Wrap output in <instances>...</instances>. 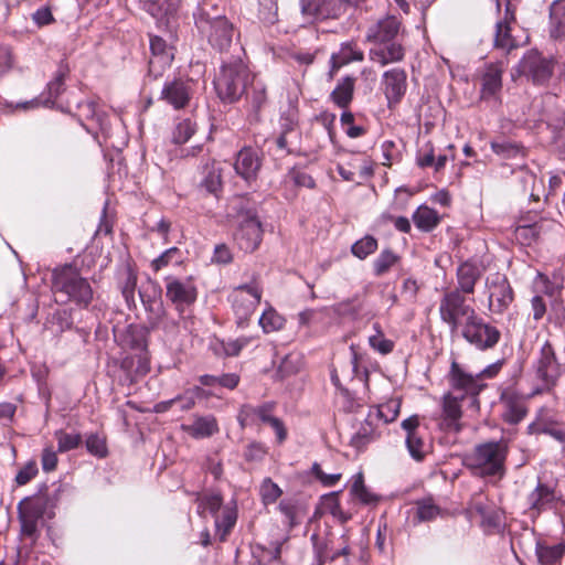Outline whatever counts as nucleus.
I'll return each mask as SVG.
<instances>
[{
	"label": "nucleus",
	"instance_id": "nucleus-26",
	"mask_svg": "<svg viewBox=\"0 0 565 565\" xmlns=\"http://www.w3.org/2000/svg\"><path fill=\"white\" fill-rule=\"evenodd\" d=\"M555 500L554 489L542 482H539L535 489L527 495L529 508L536 514L553 508Z\"/></svg>",
	"mask_w": 565,
	"mask_h": 565
},
{
	"label": "nucleus",
	"instance_id": "nucleus-37",
	"mask_svg": "<svg viewBox=\"0 0 565 565\" xmlns=\"http://www.w3.org/2000/svg\"><path fill=\"white\" fill-rule=\"evenodd\" d=\"M564 546L562 544L545 545L537 543L536 555L542 565H554L562 558Z\"/></svg>",
	"mask_w": 565,
	"mask_h": 565
},
{
	"label": "nucleus",
	"instance_id": "nucleus-14",
	"mask_svg": "<svg viewBox=\"0 0 565 565\" xmlns=\"http://www.w3.org/2000/svg\"><path fill=\"white\" fill-rule=\"evenodd\" d=\"M401 23L397 18L388 15L369 26L365 40L372 43L396 42Z\"/></svg>",
	"mask_w": 565,
	"mask_h": 565
},
{
	"label": "nucleus",
	"instance_id": "nucleus-16",
	"mask_svg": "<svg viewBox=\"0 0 565 565\" xmlns=\"http://www.w3.org/2000/svg\"><path fill=\"white\" fill-rule=\"evenodd\" d=\"M406 73L402 68H392L383 74V89L387 98L388 106L399 103L406 93Z\"/></svg>",
	"mask_w": 565,
	"mask_h": 565
},
{
	"label": "nucleus",
	"instance_id": "nucleus-3",
	"mask_svg": "<svg viewBox=\"0 0 565 565\" xmlns=\"http://www.w3.org/2000/svg\"><path fill=\"white\" fill-rule=\"evenodd\" d=\"M52 290L62 302L72 301L78 307L86 308L93 300V288L78 270L65 265L56 268L52 275Z\"/></svg>",
	"mask_w": 565,
	"mask_h": 565
},
{
	"label": "nucleus",
	"instance_id": "nucleus-52",
	"mask_svg": "<svg viewBox=\"0 0 565 565\" xmlns=\"http://www.w3.org/2000/svg\"><path fill=\"white\" fill-rule=\"evenodd\" d=\"M351 493L355 495L363 503H372L375 501V497L364 486L363 476L356 475L351 487Z\"/></svg>",
	"mask_w": 565,
	"mask_h": 565
},
{
	"label": "nucleus",
	"instance_id": "nucleus-25",
	"mask_svg": "<svg viewBox=\"0 0 565 565\" xmlns=\"http://www.w3.org/2000/svg\"><path fill=\"white\" fill-rule=\"evenodd\" d=\"M504 406L503 418L510 424L520 423L526 415L525 398L513 393L507 392L502 395Z\"/></svg>",
	"mask_w": 565,
	"mask_h": 565
},
{
	"label": "nucleus",
	"instance_id": "nucleus-49",
	"mask_svg": "<svg viewBox=\"0 0 565 565\" xmlns=\"http://www.w3.org/2000/svg\"><path fill=\"white\" fill-rule=\"evenodd\" d=\"M222 497L218 493L204 494L198 498L200 513L210 512L215 518L222 507Z\"/></svg>",
	"mask_w": 565,
	"mask_h": 565
},
{
	"label": "nucleus",
	"instance_id": "nucleus-51",
	"mask_svg": "<svg viewBox=\"0 0 565 565\" xmlns=\"http://www.w3.org/2000/svg\"><path fill=\"white\" fill-rule=\"evenodd\" d=\"M55 438L57 440V450L60 452H66L75 449L82 441L79 434H68L63 430H57L55 433Z\"/></svg>",
	"mask_w": 565,
	"mask_h": 565
},
{
	"label": "nucleus",
	"instance_id": "nucleus-47",
	"mask_svg": "<svg viewBox=\"0 0 565 565\" xmlns=\"http://www.w3.org/2000/svg\"><path fill=\"white\" fill-rule=\"evenodd\" d=\"M406 447L409 455L415 460H422L427 452V445L419 433H412L411 436H406Z\"/></svg>",
	"mask_w": 565,
	"mask_h": 565
},
{
	"label": "nucleus",
	"instance_id": "nucleus-27",
	"mask_svg": "<svg viewBox=\"0 0 565 565\" xmlns=\"http://www.w3.org/2000/svg\"><path fill=\"white\" fill-rule=\"evenodd\" d=\"M481 276L479 267L472 263H463L457 269V284L455 290L460 294H473L477 281Z\"/></svg>",
	"mask_w": 565,
	"mask_h": 565
},
{
	"label": "nucleus",
	"instance_id": "nucleus-24",
	"mask_svg": "<svg viewBox=\"0 0 565 565\" xmlns=\"http://www.w3.org/2000/svg\"><path fill=\"white\" fill-rule=\"evenodd\" d=\"M364 58V53L361 49L358 47L354 42H345L342 43L339 51L331 55V70L330 77H333L334 74L342 66L351 63V62H361Z\"/></svg>",
	"mask_w": 565,
	"mask_h": 565
},
{
	"label": "nucleus",
	"instance_id": "nucleus-33",
	"mask_svg": "<svg viewBox=\"0 0 565 565\" xmlns=\"http://www.w3.org/2000/svg\"><path fill=\"white\" fill-rule=\"evenodd\" d=\"M221 167L215 160L207 161L203 166V178L200 183L201 188L209 193L216 194L222 186Z\"/></svg>",
	"mask_w": 565,
	"mask_h": 565
},
{
	"label": "nucleus",
	"instance_id": "nucleus-5",
	"mask_svg": "<svg viewBox=\"0 0 565 565\" xmlns=\"http://www.w3.org/2000/svg\"><path fill=\"white\" fill-rule=\"evenodd\" d=\"M477 315L476 310L466 303V298L459 290H447L440 299L439 316L451 332L458 331L462 323H468Z\"/></svg>",
	"mask_w": 565,
	"mask_h": 565
},
{
	"label": "nucleus",
	"instance_id": "nucleus-15",
	"mask_svg": "<svg viewBox=\"0 0 565 565\" xmlns=\"http://www.w3.org/2000/svg\"><path fill=\"white\" fill-rule=\"evenodd\" d=\"M150 50L152 56L149 61V70L154 76H158L162 70L171 65L174 58V49L162 38L154 35L150 38Z\"/></svg>",
	"mask_w": 565,
	"mask_h": 565
},
{
	"label": "nucleus",
	"instance_id": "nucleus-10",
	"mask_svg": "<svg viewBox=\"0 0 565 565\" xmlns=\"http://www.w3.org/2000/svg\"><path fill=\"white\" fill-rule=\"evenodd\" d=\"M535 373L536 377L543 382V390L546 391H550L556 384L562 374L561 365L548 341H545L540 350Z\"/></svg>",
	"mask_w": 565,
	"mask_h": 565
},
{
	"label": "nucleus",
	"instance_id": "nucleus-9",
	"mask_svg": "<svg viewBox=\"0 0 565 565\" xmlns=\"http://www.w3.org/2000/svg\"><path fill=\"white\" fill-rule=\"evenodd\" d=\"M489 309L493 313H503L513 301V290L507 277L500 273L489 275L486 279Z\"/></svg>",
	"mask_w": 565,
	"mask_h": 565
},
{
	"label": "nucleus",
	"instance_id": "nucleus-45",
	"mask_svg": "<svg viewBox=\"0 0 565 565\" xmlns=\"http://www.w3.org/2000/svg\"><path fill=\"white\" fill-rule=\"evenodd\" d=\"M373 328L376 333L369 338L370 347L381 354L391 353L394 349V342L384 337L379 323H374Z\"/></svg>",
	"mask_w": 565,
	"mask_h": 565
},
{
	"label": "nucleus",
	"instance_id": "nucleus-11",
	"mask_svg": "<svg viewBox=\"0 0 565 565\" xmlns=\"http://www.w3.org/2000/svg\"><path fill=\"white\" fill-rule=\"evenodd\" d=\"M449 381L455 391L462 392V396L467 395L471 405L478 407L479 401L477 396L484 387V384L480 382L477 374L472 375L467 373L456 361H452L449 372Z\"/></svg>",
	"mask_w": 565,
	"mask_h": 565
},
{
	"label": "nucleus",
	"instance_id": "nucleus-56",
	"mask_svg": "<svg viewBox=\"0 0 565 565\" xmlns=\"http://www.w3.org/2000/svg\"><path fill=\"white\" fill-rule=\"evenodd\" d=\"M137 285V276L127 270L126 280L121 287V294L128 305L135 301V289Z\"/></svg>",
	"mask_w": 565,
	"mask_h": 565
},
{
	"label": "nucleus",
	"instance_id": "nucleus-55",
	"mask_svg": "<svg viewBox=\"0 0 565 565\" xmlns=\"http://www.w3.org/2000/svg\"><path fill=\"white\" fill-rule=\"evenodd\" d=\"M14 65L12 50L8 45L0 44V78L9 73Z\"/></svg>",
	"mask_w": 565,
	"mask_h": 565
},
{
	"label": "nucleus",
	"instance_id": "nucleus-42",
	"mask_svg": "<svg viewBox=\"0 0 565 565\" xmlns=\"http://www.w3.org/2000/svg\"><path fill=\"white\" fill-rule=\"evenodd\" d=\"M541 234V225L537 223L519 225L514 231L515 239L523 245L536 242Z\"/></svg>",
	"mask_w": 565,
	"mask_h": 565
},
{
	"label": "nucleus",
	"instance_id": "nucleus-4",
	"mask_svg": "<svg viewBox=\"0 0 565 565\" xmlns=\"http://www.w3.org/2000/svg\"><path fill=\"white\" fill-rule=\"evenodd\" d=\"M254 76L241 61L226 64L215 79L218 97L225 103L237 102L253 83Z\"/></svg>",
	"mask_w": 565,
	"mask_h": 565
},
{
	"label": "nucleus",
	"instance_id": "nucleus-61",
	"mask_svg": "<svg viewBox=\"0 0 565 565\" xmlns=\"http://www.w3.org/2000/svg\"><path fill=\"white\" fill-rule=\"evenodd\" d=\"M312 473L326 487L334 486L340 480V478H341V473L328 475V473L323 472L321 467H320V465L317 463V462H315L313 466H312Z\"/></svg>",
	"mask_w": 565,
	"mask_h": 565
},
{
	"label": "nucleus",
	"instance_id": "nucleus-54",
	"mask_svg": "<svg viewBox=\"0 0 565 565\" xmlns=\"http://www.w3.org/2000/svg\"><path fill=\"white\" fill-rule=\"evenodd\" d=\"M86 448L87 450L99 458H104L107 455V446L104 438L98 435H90L86 439Z\"/></svg>",
	"mask_w": 565,
	"mask_h": 565
},
{
	"label": "nucleus",
	"instance_id": "nucleus-6",
	"mask_svg": "<svg viewBox=\"0 0 565 565\" xmlns=\"http://www.w3.org/2000/svg\"><path fill=\"white\" fill-rule=\"evenodd\" d=\"M554 63L552 58L543 56L537 50L527 51L519 64L512 68L511 78L526 77L534 84L546 83L553 74Z\"/></svg>",
	"mask_w": 565,
	"mask_h": 565
},
{
	"label": "nucleus",
	"instance_id": "nucleus-29",
	"mask_svg": "<svg viewBox=\"0 0 565 565\" xmlns=\"http://www.w3.org/2000/svg\"><path fill=\"white\" fill-rule=\"evenodd\" d=\"M183 430L193 438H209L218 431L217 420L214 416H199L193 423L184 425Z\"/></svg>",
	"mask_w": 565,
	"mask_h": 565
},
{
	"label": "nucleus",
	"instance_id": "nucleus-58",
	"mask_svg": "<svg viewBox=\"0 0 565 565\" xmlns=\"http://www.w3.org/2000/svg\"><path fill=\"white\" fill-rule=\"evenodd\" d=\"M481 525L487 530H497L500 527L501 524V513L490 508L486 511L481 516Z\"/></svg>",
	"mask_w": 565,
	"mask_h": 565
},
{
	"label": "nucleus",
	"instance_id": "nucleus-38",
	"mask_svg": "<svg viewBox=\"0 0 565 565\" xmlns=\"http://www.w3.org/2000/svg\"><path fill=\"white\" fill-rule=\"evenodd\" d=\"M321 509L323 513H329L340 522H347L351 516L345 513L341 507L338 498V492H332L322 497Z\"/></svg>",
	"mask_w": 565,
	"mask_h": 565
},
{
	"label": "nucleus",
	"instance_id": "nucleus-46",
	"mask_svg": "<svg viewBox=\"0 0 565 565\" xmlns=\"http://www.w3.org/2000/svg\"><path fill=\"white\" fill-rule=\"evenodd\" d=\"M258 322L264 332L269 333L280 330L284 327L285 320L274 309L269 308L263 312Z\"/></svg>",
	"mask_w": 565,
	"mask_h": 565
},
{
	"label": "nucleus",
	"instance_id": "nucleus-32",
	"mask_svg": "<svg viewBox=\"0 0 565 565\" xmlns=\"http://www.w3.org/2000/svg\"><path fill=\"white\" fill-rule=\"evenodd\" d=\"M550 35L554 40L565 38V1H554L550 8Z\"/></svg>",
	"mask_w": 565,
	"mask_h": 565
},
{
	"label": "nucleus",
	"instance_id": "nucleus-31",
	"mask_svg": "<svg viewBox=\"0 0 565 565\" xmlns=\"http://www.w3.org/2000/svg\"><path fill=\"white\" fill-rule=\"evenodd\" d=\"M512 23L507 20L497 22L495 34H494V47L501 49L505 52H510L518 47L521 43L518 36L512 34Z\"/></svg>",
	"mask_w": 565,
	"mask_h": 565
},
{
	"label": "nucleus",
	"instance_id": "nucleus-41",
	"mask_svg": "<svg viewBox=\"0 0 565 565\" xmlns=\"http://www.w3.org/2000/svg\"><path fill=\"white\" fill-rule=\"evenodd\" d=\"M399 257L391 249H384L373 263L374 275L380 277L386 274L397 262Z\"/></svg>",
	"mask_w": 565,
	"mask_h": 565
},
{
	"label": "nucleus",
	"instance_id": "nucleus-1",
	"mask_svg": "<svg viewBox=\"0 0 565 565\" xmlns=\"http://www.w3.org/2000/svg\"><path fill=\"white\" fill-rule=\"evenodd\" d=\"M508 450V441L504 439L482 443L466 454L463 463L475 476L501 479L505 473Z\"/></svg>",
	"mask_w": 565,
	"mask_h": 565
},
{
	"label": "nucleus",
	"instance_id": "nucleus-48",
	"mask_svg": "<svg viewBox=\"0 0 565 565\" xmlns=\"http://www.w3.org/2000/svg\"><path fill=\"white\" fill-rule=\"evenodd\" d=\"M235 522L236 513L234 510L228 508L223 510L221 519L218 516L215 518L216 531L222 541L225 540L226 535L230 533Z\"/></svg>",
	"mask_w": 565,
	"mask_h": 565
},
{
	"label": "nucleus",
	"instance_id": "nucleus-28",
	"mask_svg": "<svg viewBox=\"0 0 565 565\" xmlns=\"http://www.w3.org/2000/svg\"><path fill=\"white\" fill-rule=\"evenodd\" d=\"M19 513L22 532L26 535H33L36 531V522L41 516V507L30 499H25L19 504Z\"/></svg>",
	"mask_w": 565,
	"mask_h": 565
},
{
	"label": "nucleus",
	"instance_id": "nucleus-22",
	"mask_svg": "<svg viewBox=\"0 0 565 565\" xmlns=\"http://www.w3.org/2000/svg\"><path fill=\"white\" fill-rule=\"evenodd\" d=\"M234 168L246 181L254 180L260 169L258 152L252 148L242 149L237 154Z\"/></svg>",
	"mask_w": 565,
	"mask_h": 565
},
{
	"label": "nucleus",
	"instance_id": "nucleus-53",
	"mask_svg": "<svg viewBox=\"0 0 565 565\" xmlns=\"http://www.w3.org/2000/svg\"><path fill=\"white\" fill-rule=\"evenodd\" d=\"M282 491L270 479H265L260 486V495L265 504L274 503L280 495Z\"/></svg>",
	"mask_w": 565,
	"mask_h": 565
},
{
	"label": "nucleus",
	"instance_id": "nucleus-62",
	"mask_svg": "<svg viewBox=\"0 0 565 565\" xmlns=\"http://www.w3.org/2000/svg\"><path fill=\"white\" fill-rule=\"evenodd\" d=\"M177 254H179V249L177 247H171L163 252L159 257L152 260L151 266L153 270L158 271L168 266Z\"/></svg>",
	"mask_w": 565,
	"mask_h": 565
},
{
	"label": "nucleus",
	"instance_id": "nucleus-40",
	"mask_svg": "<svg viewBox=\"0 0 565 565\" xmlns=\"http://www.w3.org/2000/svg\"><path fill=\"white\" fill-rule=\"evenodd\" d=\"M200 392H201V388L196 386L193 390L185 392L184 395H182V396H178L168 402L158 404L156 406V409L158 412L166 411L168 407H170L174 403H179L180 408L182 411L191 409L194 406L195 398L199 396Z\"/></svg>",
	"mask_w": 565,
	"mask_h": 565
},
{
	"label": "nucleus",
	"instance_id": "nucleus-57",
	"mask_svg": "<svg viewBox=\"0 0 565 565\" xmlns=\"http://www.w3.org/2000/svg\"><path fill=\"white\" fill-rule=\"evenodd\" d=\"M38 473V466L35 461H30L23 466L15 476V482L19 486H24L31 481Z\"/></svg>",
	"mask_w": 565,
	"mask_h": 565
},
{
	"label": "nucleus",
	"instance_id": "nucleus-64",
	"mask_svg": "<svg viewBox=\"0 0 565 565\" xmlns=\"http://www.w3.org/2000/svg\"><path fill=\"white\" fill-rule=\"evenodd\" d=\"M42 468L44 471H53L57 466V455L52 447H46L42 452Z\"/></svg>",
	"mask_w": 565,
	"mask_h": 565
},
{
	"label": "nucleus",
	"instance_id": "nucleus-63",
	"mask_svg": "<svg viewBox=\"0 0 565 565\" xmlns=\"http://www.w3.org/2000/svg\"><path fill=\"white\" fill-rule=\"evenodd\" d=\"M250 102L255 111H258L266 103V90L263 85H253Z\"/></svg>",
	"mask_w": 565,
	"mask_h": 565
},
{
	"label": "nucleus",
	"instance_id": "nucleus-19",
	"mask_svg": "<svg viewBox=\"0 0 565 565\" xmlns=\"http://www.w3.org/2000/svg\"><path fill=\"white\" fill-rule=\"evenodd\" d=\"M166 296L177 307L191 305L196 299V289L191 281L167 278Z\"/></svg>",
	"mask_w": 565,
	"mask_h": 565
},
{
	"label": "nucleus",
	"instance_id": "nucleus-7",
	"mask_svg": "<svg viewBox=\"0 0 565 565\" xmlns=\"http://www.w3.org/2000/svg\"><path fill=\"white\" fill-rule=\"evenodd\" d=\"M262 288L256 284L241 285L233 289L230 301L238 326H243L254 313L262 299Z\"/></svg>",
	"mask_w": 565,
	"mask_h": 565
},
{
	"label": "nucleus",
	"instance_id": "nucleus-8",
	"mask_svg": "<svg viewBox=\"0 0 565 565\" xmlns=\"http://www.w3.org/2000/svg\"><path fill=\"white\" fill-rule=\"evenodd\" d=\"M461 335L471 345L482 351L492 349L501 338L500 331L486 323L478 315L468 323H462Z\"/></svg>",
	"mask_w": 565,
	"mask_h": 565
},
{
	"label": "nucleus",
	"instance_id": "nucleus-23",
	"mask_svg": "<svg viewBox=\"0 0 565 565\" xmlns=\"http://www.w3.org/2000/svg\"><path fill=\"white\" fill-rule=\"evenodd\" d=\"M502 62L487 65L481 79V96L484 99L494 97L502 88Z\"/></svg>",
	"mask_w": 565,
	"mask_h": 565
},
{
	"label": "nucleus",
	"instance_id": "nucleus-43",
	"mask_svg": "<svg viewBox=\"0 0 565 565\" xmlns=\"http://www.w3.org/2000/svg\"><path fill=\"white\" fill-rule=\"evenodd\" d=\"M491 149L495 154L502 157L503 159L525 156L524 149L521 146L510 141H492Z\"/></svg>",
	"mask_w": 565,
	"mask_h": 565
},
{
	"label": "nucleus",
	"instance_id": "nucleus-59",
	"mask_svg": "<svg viewBox=\"0 0 565 565\" xmlns=\"http://www.w3.org/2000/svg\"><path fill=\"white\" fill-rule=\"evenodd\" d=\"M311 541L313 545V552L316 554L318 565H324L326 559L328 558V543L326 540L321 539L318 534L311 535Z\"/></svg>",
	"mask_w": 565,
	"mask_h": 565
},
{
	"label": "nucleus",
	"instance_id": "nucleus-21",
	"mask_svg": "<svg viewBox=\"0 0 565 565\" xmlns=\"http://www.w3.org/2000/svg\"><path fill=\"white\" fill-rule=\"evenodd\" d=\"M374 44V47L369 52V57L382 67L391 63L401 62L404 58L405 50L398 42Z\"/></svg>",
	"mask_w": 565,
	"mask_h": 565
},
{
	"label": "nucleus",
	"instance_id": "nucleus-36",
	"mask_svg": "<svg viewBox=\"0 0 565 565\" xmlns=\"http://www.w3.org/2000/svg\"><path fill=\"white\" fill-rule=\"evenodd\" d=\"M443 514L433 498H423L416 501V516L419 522H429Z\"/></svg>",
	"mask_w": 565,
	"mask_h": 565
},
{
	"label": "nucleus",
	"instance_id": "nucleus-60",
	"mask_svg": "<svg viewBox=\"0 0 565 565\" xmlns=\"http://www.w3.org/2000/svg\"><path fill=\"white\" fill-rule=\"evenodd\" d=\"M288 177L297 186L313 189L316 185V182L312 179V177L301 170L292 169L289 172Z\"/></svg>",
	"mask_w": 565,
	"mask_h": 565
},
{
	"label": "nucleus",
	"instance_id": "nucleus-39",
	"mask_svg": "<svg viewBox=\"0 0 565 565\" xmlns=\"http://www.w3.org/2000/svg\"><path fill=\"white\" fill-rule=\"evenodd\" d=\"M401 409V402L397 398H392L383 404H380L373 413L374 419H382L385 424L394 422Z\"/></svg>",
	"mask_w": 565,
	"mask_h": 565
},
{
	"label": "nucleus",
	"instance_id": "nucleus-30",
	"mask_svg": "<svg viewBox=\"0 0 565 565\" xmlns=\"http://www.w3.org/2000/svg\"><path fill=\"white\" fill-rule=\"evenodd\" d=\"M379 436L380 433L374 425L373 413L370 412L366 419L360 425L356 433L351 437L350 444L358 450H362L370 443L377 439Z\"/></svg>",
	"mask_w": 565,
	"mask_h": 565
},
{
	"label": "nucleus",
	"instance_id": "nucleus-2",
	"mask_svg": "<svg viewBox=\"0 0 565 565\" xmlns=\"http://www.w3.org/2000/svg\"><path fill=\"white\" fill-rule=\"evenodd\" d=\"M193 17L199 31L207 36L214 47L223 51L230 46L233 26L216 3L212 0H202Z\"/></svg>",
	"mask_w": 565,
	"mask_h": 565
},
{
	"label": "nucleus",
	"instance_id": "nucleus-13",
	"mask_svg": "<svg viewBox=\"0 0 565 565\" xmlns=\"http://www.w3.org/2000/svg\"><path fill=\"white\" fill-rule=\"evenodd\" d=\"M190 82L183 78L167 81L162 87L160 99L171 105L174 109L188 106L191 99Z\"/></svg>",
	"mask_w": 565,
	"mask_h": 565
},
{
	"label": "nucleus",
	"instance_id": "nucleus-12",
	"mask_svg": "<svg viewBox=\"0 0 565 565\" xmlns=\"http://www.w3.org/2000/svg\"><path fill=\"white\" fill-rule=\"evenodd\" d=\"M262 226L254 214H247L241 222L235 233V242L239 249L254 252L262 242Z\"/></svg>",
	"mask_w": 565,
	"mask_h": 565
},
{
	"label": "nucleus",
	"instance_id": "nucleus-20",
	"mask_svg": "<svg viewBox=\"0 0 565 565\" xmlns=\"http://www.w3.org/2000/svg\"><path fill=\"white\" fill-rule=\"evenodd\" d=\"M338 10L334 0H301V12L308 22L334 18Z\"/></svg>",
	"mask_w": 565,
	"mask_h": 565
},
{
	"label": "nucleus",
	"instance_id": "nucleus-34",
	"mask_svg": "<svg viewBox=\"0 0 565 565\" xmlns=\"http://www.w3.org/2000/svg\"><path fill=\"white\" fill-rule=\"evenodd\" d=\"M413 221L418 230L430 232L438 225L440 217L434 209L420 205L413 214Z\"/></svg>",
	"mask_w": 565,
	"mask_h": 565
},
{
	"label": "nucleus",
	"instance_id": "nucleus-17",
	"mask_svg": "<svg viewBox=\"0 0 565 565\" xmlns=\"http://www.w3.org/2000/svg\"><path fill=\"white\" fill-rule=\"evenodd\" d=\"M463 396L447 394L443 399V412L439 420V428L445 431H459L461 429V406L460 399Z\"/></svg>",
	"mask_w": 565,
	"mask_h": 565
},
{
	"label": "nucleus",
	"instance_id": "nucleus-35",
	"mask_svg": "<svg viewBox=\"0 0 565 565\" xmlns=\"http://www.w3.org/2000/svg\"><path fill=\"white\" fill-rule=\"evenodd\" d=\"M354 78L350 76L344 77L333 89L331 94L332 100L339 107H347L352 100Z\"/></svg>",
	"mask_w": 565,
	"mask_h": 565
},
{
	"label": "nucleus",
	"instance_id": "nucleus-44",
	"mask_svg": "<svg viewBox=\"0 0 565 565\" xmlns=\"http://www.w3.org/2000/svg\"><path fill=\"white\" fill-rule=\"evenodd\" d=\"M377 249V241L371 235H365L361 239L356 241L352 247V254L359 259H365L367 256L373 254Z\"/></svg>",
	"mask_w": 565,
	"mask_h": 565
},
{
	"label": "nucleus",
	"instance_id": "nucleus-50",
	"mask_svg": "<svg viewBox=\"0 0 565 565\" xmlns=\"http://www.w3.org/2000/svg\"><path fill=\"white\" fill-rule=\"evenodd\" d=\"M195 132V124L191 119L181 120L172 132V141L177 145L185 143Z\"/></svg>",
	"mask_w": 565,
	"mask_h": 565
},
{
	"label": "nucleus",
	"instance_id": "nucleus-18",
	"mask_svg": "<svg viewBox=\"0 0 565 565\" xmlns=\"http://www.w3.org/2000/svg\"><path fill=\"white\" fill-rule=\"evenodd\" d=\"M275 406L274 402H266L258 406L245 404L238 412L237 420L242 428L255 425L258 422L268 424L274 416Z\"/></svg>",
	"mask_w": 565,
	"mask_h": 565
}]
</instances>
